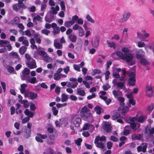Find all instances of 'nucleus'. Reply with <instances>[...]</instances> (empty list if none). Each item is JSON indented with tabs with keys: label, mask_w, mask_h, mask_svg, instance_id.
I'll return each mask as SVG.
<instances>
[{
	"label": "nucleus",
	"mask_w": 154,
	"mask_h": 154,
	"mask_svg": "<svg viewBox=\"0 0 154 154\" xmlns=\"http://www.w3.org/2000/svg\"><path fill=\"white\" fill-rule=\"evenodd\" d=\"M114 85H116L118 88H120L121 89H123L125 90V86L124 84L120 82H116L115 80H113L112 81Z\"/></svg>",
	"instance_id": "nucleus-11"
},
{
	"label": "nucleus",
	"mask_w": 154,
	"mask_h": 154,
	"mask_svg": "<svg viewBox=\"0 0 154 154\" xmlns=\"http://www.w3.org/2000/svg\"><path fill=\"white\" fill-rule=\"evenodd\" d=\"M81 27V26H79L78 24H75L73 26L72 29L73 30H76L78 29L79 30Z\"/></svg>",
	"instance_id": "nucleus-58"
},
{
	"label": "nucleus",
	"mask_w": 154,
	"mask_h": 154,
	"mask_svg": "<svg viewBox=\"0 0 154 154\" xmlns=\"http://www.w3.org/2000/svg\"><path fill=\"white\" fill-rule=\"evenodd\" d=\"M18 4L19 5V7L20 9L21 8L24 9L26 8V7L24 3L23 2V1H22V0H18Z\"/></svg>",
	"instance_id": "nucleus-34"
},
{
	"label": "nucleus",
	"mask_w": 154,
	"mask_h": 154,
	"mask_svg": "<svg viewBox=\"0 0 154 154\" xmlns=\"http://www.w3.org/2000/svg\"><path fill=\"white\" fill-rule=\"evenodd\" d=\"M112 93L115 97L118 98L119 96L121 95L122 92L119 90H114L113 91Z\"/></svg>",
	"instance_id": "nucleus-24"
},
{
	"label": "nucleus",
	"mask_w": 154,
	"mask_h": 154,
	"mask_svg": "<svg viewBox=\"0 0 154 154\" xmlns=\"http://www.w3.org/2000/svg\"><path fill=\"white\" fill-rule=\"evenodd\" d=\"M141 146H142V151L145 152L146 151V149L147 147V144L146 143H142L141 144Z\"/></svg>",
	"instance_id": "nucleus-40"
},
{
	"label": "nucleus",
	"mask_w": 154,
	"mask_h": 154,
	"mask_svg": "<svg viewBox=\"0 0 154 154\" xmlns=\"http://www.w3.org/2000/svg\"><path fill=\"white\" fill-rule=\"evenodd\" d=\"M97 138V140L99 141H100V142L105 140H106V137L104 136H102L101 137L99 136H97L96 137L95 139H96Z\"/></svg>",
	"instance_id": "nucleus-38"
},
{
	"label": "nucleus",
	"mask_w": 154,
	"mask_h": 154,
	"mask_svg": "<svg viewBox=\"0 0 154 154\" xmlns=\"http://www.w3.org/2000/svg\"><path fill=\"white\" fill-rule=\"evenodd\" d=\"M79 35L80 36H83L84 35V30L82 27L78 30Z\"/></svg>",
	"instance_id": "nucleus-43"
},
{
	"label": "nucleus",
	"mask_w": 154,
	"mask_h": 154,
	"mask_svg": "<svg viewBox=\"0 0 154 154\" xmlns=\"http://www.w3.org/2000/svg\"><path fill=\"white\" fill-rule=\"evenodd\" d=\"M107 42L108 44V46L109 47L111 48L113 47L114 49L116 47V46L115 44L113 42L111 41L110 42H109L108 41H107Z\"/></svg>",
	"instance_id": "nucleus-45"
},
{
	"label": "nucleus",
	"mask_w": 154,
	"mask_h": 154,
	"mask_svg": "<svg viewBox=\"0 0 154 154\" xmlns=\"http://www.w3.org/2000/svg\"><path fill=\"white\" fill-rule=\"evenodd\" d=\"M21 75V79L22 80H27L30 78V71L27 68H25L22 72Z\"/></svg>",
	"instance_id": "nucleus-5"
},
{
	"label": "nucleus",
	"mask_w": 154,
	"mask_h": 154,
	"mask_svg": "<svg viewBox=\"0 0 154 154\" xmlns=\"http://www.w3.org/2000/svg\"><path fill=\"white\" fill-rule=\"evenodd\" d=\"M148 91H153L151 86L149 85H147L146 88V94H148Z\"/></svg>",
	"instance_id": "nucleus-48"
},
{
	"label": "nucleus",
	"mask_w": 154,
	"mask_h": 154,
	"mask_svg": "<svg viewBox=\"0 0 154 154\" xmlns=\"http://www.w3.org/2000/svg\"><path fill=\"white\" fill-rule=\"evenodd\" d=\"M154 108V104L152 103L148 107L147 109L149 111L151 112Z\"/></svg>",
	"instance_id": "nucleus-56"
},
{
	"label": "nucleus",
	"mask_w": 154,
	"mask_h": 154,
	"mask_svg": "<svg viewBox=\"0 0 154 154\" xmlns=\"http://www.w3.org/2000/svg\"><path fill=\"white\" fill-rule=\"evenodd\" d=\"M93 72L92 73V75H94L96 74H99L101 72V71L100 70L97 69L93 70Z\"/></svg>",
	"instance_id": "nucleus-62"
},
{
	"label": "nucleus",
	"mask_w": 154,
	"mask_h": 154,
	"mask_svg": "<svg viewBox=\"0 0 154 154\" xmlns=\"http://www.w3.org/2000/svg\"><path fill=\"white\" fill-rule=\"evenodd\" d=\"M77 94L81 96L85 95L86 93L84 90L81 88H78L77 89Z\"/></svg>",
	"instance_id": "nucleus-23"
},
{
	"label": "nucleus",
	"mask_w": 154,
	"mask_h": 154,
	"mask_svg": "<svg viewBox=\"0 0 154 154\" xmlns=\"http://www.w3.org/2000/svg\"><path fill=\"white\" fill-rule=\"evenodd\" d=\"M41 32L42 33L46 35H48V34L50 33V32L49 30L47 29H44L42 30Z\"/></svg>",
	"instance_id": "nucleus-52"
},
{
	"label": "nucleus",
	"mask_w": 154,
	"mask_h": 154,
	"mask_svg": "<svg viewBox=\"0 0 154 154\" xmlns=\"http://www.w3.org/2000/svg\"><path fill=\"white\" fill-rule=\"evenodd\" d=\"M140 63L143 65H146L149 64L147 60L143 58H141L140 60Z\"/></svg>",
	"instance_id": "nucleus-37"
},
{
	"label": "nucleus",
	"mask_w": 154,
	"mask_h": 154,
	"mask_svg": "<svg viewBox=\"0 0 154 154\" xmlns=\"http://www.w3.org/2000/svg\"><path fill=\"white\" fill-rule=\"evenodd\" d=\"M68 38L72 42H75L77 39V37L73 34H71L68 36Z\"/></svg>",
	"instance_id": "nucleus-26"
},
{
	"label": "nucleus",
	"mask_w": 154,
	"mask_h": 154,
	"mask_svg": "<svg viewBox=\"0 0 154 154\" xmlns=\"http://www.w3.org/2000/svg\"><path fill=\"white\" fill-rule=\"evenodd\" d=\"M51 10H50L49 12L50 14V16L51 19H54V15L57 14V11L60 10L59 7L58 5H56L55 7H51Z\"/></svg>",
	"instance_id": "nucleus-9"
},
{
	"label": "nucleus",
	"mask_w": 154,
	"mask_h": 154,
	"mask_svg": "<svg viewBox=\"0 0 154 154\" xmlns=\"http://www.w3.org/2000/svg\"><path fill=\"white\" fill-rule=\"evenodd\" d=\"M27 50V48L25 46L21 47L19 49V52L20 53L23 55L26 52Z\"/></svg>",
	"instance_id": "nucleus-29"
},
{
	"label": "nucleus",
	"mask_w": 154,
	"mask_h": 154,
	"mask_svg": "<svg viewBox=\"0 0 154 154\" xmlns=\"http://www.w3.org/2000/svg\"><path fill=\"white\" fill-rule=\"evenodd\" d=\"M129 78L128 80V84L132 86L135 85V74L134 72H131L128 74Z\"/></svg>",
	"instance_id": "nucleus-8"
},
{
	"label": "nucleus",
	"mask_w": 154,
	"mask_h": 154,
	"mask_svg": "<svg viewBox=\"0 0 154 154\" xmlns=\"http://www.w3.org/2000/svg\"><path fill=\"white\" fill-rule=\"evenodd\" d=\"M57 133H53L50 134L49 138L51 140H54L57 138Z\"/></svg>",
	"instance_id": "nucleus-30"
},
{
	"label": "nucleus",
	"mask_w": 154,
	"mask_h": 154,
	"mask_svg": "<svg viewBox=\"0 0 154 154\" xmlns=\"http://www.w3.org/2000/svg\"><path fill=\"white\" fill-rule=\"evenodd\" d=\"M118 100L120 102V105L121 106H124V102L125 99L124 98L122 97H119L117 98Z\"/></svg>",
	"instance_id": "nucleus-41"
},
{
	"label": "nucleus",
	"mask_w": 154,
	"mask_h": 154,
	"mask_svg": "<svg viewBox=\"0 0 154 154\" xmlns=\"http://www.w3.org/2000/svg\"><path fill=\"white\" fill-rule=\"evenodd\" d=\"M54 45L57 49H61L62 48V44L60 42H58L57 39L54 40Z\"/></svg>",
	"instance_id": "nucleus-19"
},
{
	"label": "nucleus",
	"mask_w": 154,
	"mask_h": 154,
	"mask_svg": "<svg viewBox=\"0 0 154 154\" xmlns=\"http://www.w3.org/2000/svg\"><path fill=\"white\" fill-rule=\"evenodd\" d=\"M141 32L143 33V34L144 36H143L144 38V40H145V38H148L149 36V33L146 32V30H142Z\"/></svg>",
	"instance_id": "nucleus-44"
},
{
	"label": "nucleus",
	"mask_w": 154,
	"mask_h": 154,
	"mask_svg": "<svg viewBox=\"0 0 154 154\" xmlns=\"http://www.w3.org/2000/svg\"><path fill=\"white\" fill-rule=\"evenodd\" d=\"M129 123L131 126L134 131H136L138 129L137 131H139L141 129H139L140 127V124L138 123H135V121H137L140 123H143L145 120V118L142 116H140L137 118L136 117H129Z\"/></svg>",
	"instance_id": "nucleus-2"
},
{
	"label": "nucleus",
	"mask_w": 154,
	"mask_h": 154,
	"mask_svg": "<svg viewBox=\"0 0 154 154\" xmlns=\"http://www.w3.org/2000/svg\"><path fill=\"white\" fill-rule=\"evenodd\" d=\"M81 121V119L80 118H77L74 121V124L75 127H78L80 125Z\"/></svg>",
	"instance_id": "nucleus-22"
},
{
	"label": "nucleus",
	"mask_w": 154,
	"mask_h": 154,
	"mask_svg": "<svg viewBox=\"0 0 154 154\" xmlns=\"http://www.w3.org/2000/svg\"><path fill=\"white\" fill-rule=\"evenodd\" d=\"M68 99V96L64 94L62 95L61 100L62 102L66 101Z\"/></svg>",
	"instance_id": "nucleus-36"
},
{
	"label": "nucleus",
	"mask_w": 154,
	"mask_h": 154,
	"mask_svg": "<svg viewBox=\"0 0 154 154\" xmlns=\"http://www.w3.org/2000/svg\"><path fill=\"white\" fill-rule=\"evenodd\" d=\"M113 75L115 77L117 78H120V75L118 72H113Z\"/></svg>",
	"instance_id": "nucleus-64"
},
{
	"label": "nucleus",
	"mask_w": 154,
	"mask_h": 154,
	"mask_svg": "<svg viewBox=\"0 0 154 154\" xmlns=\"http://www.w3.org/2000/svg\"><path fill=\"white\" fill-rule=\"evenodd\" d=\"M99 39L97 37H95L91 41V44L94 48H97L99 44Z\"/></svg>",
	"instance_id": "nucleus-13"
},
{
	"label": "nucleus",
	"mask_w": 154,
	"mask_h": 154,
	"mask_svg": "<svg viewBox=\"0 0 154 154\" xmlns=\"http://www.w3.org/2000/svg\"><path fill=\"white\" fill-rule=\"evenodd\" d=\"M91 115L89 109L86 106H84L81 109L80 112L81 117L84 120H86Z\"/></svg>",
	"instance_id": "nucleus-3"
},
{
	"label": "nucleus",
	"mask_w": 154,
	"mask_h": 154,
	"mask_svg": "<svg viewBox=\"0 0 154 154\" xmlns=\"http://www.w3.org/2000/svg\"><path fill=\"white\" fill-rule=\"evenodd\" d=\"M103 128L106 132H109L111 131V127L109 123L106 122L104 124Z\"/></svg>",
	"instance_id": "nucleus-17"
},
{
	"label": "nucleus",
	"mask_w": 154,
	"mask_h": 154,
	"mask_svg": "<svg viewBox=\"0 0 154 154\" xmlns=\"http://www.w3.org/2000/svg\"><path fill=\"white\" fill-rule=\"evenodd\" d=\"M38 54L42 56L43 58L44 57H45L46 56L47 54L45 52L42 51H38Z\"/></svg>",
	"instance_id": "nucleus-59"
},
{
	"label": "nucleus",
	"mask_w": 154,
	"mask_h": 154,
	"mask_svg": "<svg viewBox=\"0 0 154 154\" xmlns=\"http://www.w3.org/2000/svg\"><path fill=\"white\" fill-rule=\"evenodd\" d=\"M120 116V114L119 111L115 112L112 116L113 120H115L118 119Z\"/></svg>",
	"instance_id": "nucleus-25"
},
{
	"label": "nucleus",
	"mask_w": 154,
	"mask_h": 154,
	"mask_svg": "<svg viewBox=\"0 0 154 154\" xmlns=\"http://www.w3.org/2000/svg\"><path fill=\"white\" fill-rule=\"evenodd\" d=\"M52 110L53 112V114L54 116H56L58 113V110L56 109V108L54 106L52 107Z\"/></svg>",
	"instance_id": "nucleus-53"
},
{
	"label": "nucleus",
	"mask_w": 154,
	"mask_h": 154,
	"mask_svg": "<svg viewBox=\"0 0 154 154\" xmlns=\"http://www.w3.org/2000/svg\"><path fill=\"white\" fill-rule=\"evenodd\" d=\"M74 23L75 22L71 20L65 22L64 25L66 27H69Z\"/></svg>",
	"instance_id": "nucleus-32"
},
{
	"label": "nucleus",
	"mask_w": 154,
	"mask_h": 154,
	"mask_svg": "<svg viewBox=\"0 0 154 154\" xmlns=\"http://www.w3.org/2000/svg\"><path fill=\"white\" fill-rule=\"evenodd\" d=\"M82 140L81 138H78L75 140V143L78 145H80Z\"/></svg>",
	"instance_id": "nucleus-61"
},
{
	"label": "nucleus",
	"mask_w": 154,
	"mask_h": 154,
	"mask_svg": "<svg viewBox=\"0 0 154 154\" xmlns=\"http://www.w3.org/2000/svg\"><path fill=\"white\" fill-rule=\"evenodd\" d=\"M94 109L96 112V113L99 115L100 114L101 112L103 111L102 108L99 106H96L94 108Z\"/></svg>",
	"instance_id": "nucleus-33"
},
{
	"label": "nucleus",
	"mask_w": 154,
	"mask_h": 154,
	"mask_svg": "<svg viewBox=\"0 0 154 154\" xmlns=\"http://www.w3.org/2000/svg\"><path fill=\"white\" fill-rule=\"evenodd\" d=\"M122 112L125 113L127 112L128 110V108L127 106H122Z\"/></svg>",
	"instance_id": "nucleus-57"
},
{
	"label": "nucleus",
	"mask_w": 154,
	"mask_h": 154,
	"mask_svg": "<svg viewBox=\"0 0 154 154\" xmlns=\"http://www.w3.org/2000/svg\"><path fill=\"white\" fill-rule=\"evenodd\" d=\"M86 18L88 20L92 23H94V20L89 15H88L86 16Z\"/></svg>",
	"instance_id": "nucleus-55"
},
{
	"label": "nucleus",
	"mask_w": 154,
	"mask_h": 154,
	"mask_svg": "<svg viewBox=\"0 0 154 154\" xmlns=\"http://www.w3.org/2000/svg\"><path fill=\"white\" fill-rule=\"evenodd\" d=\"M42 17L40 16L37 15L33 18V21L35 24L36 25L37 24V20L39 22H42Z\"/></svg>",
	"instance_id": "nucleus-18"
},
{
	"label": "nucleus",
	"mask_w": 154,
	"mask_h": 154,
	"mask_svg": "<svg viewBox=\"0 0 154 154\" xmlns=\"http://www.w3.org/2000/svg\"><path fill=\"white\" fill-rule=\"evenodd\" d=\"M73 67L74 69L80 72L81 71L80 69L79 68V66L76 64H74L73 65Z\"/></svg>",
	"instance_id": "nucleus-63"
},
{
	"label": "nucleus",
	"mask_w": 154,
	"mask_h": 154,
	"mask_svg": "<svg viewBox=\"0 0 154 154\" xmlns=\"http://www.w3.org/2000/svg\"><path fill=\"white\" fill-rule=\"evenodd\" d=\"M130 15L131 14L130 13H124L122 17L120 19V22L123 23L127 21Z\"/></svg>",
	"instance_id": "nucleus-12"
},
{
	"label": "nucleus",
	"mask_w": 154,
	"mask_h": 154,
	"mask_svg": "<svg viewBox=\"0 0 154 154\" xmlns=\"http://www.w3.org/2000/svg\"><path fill=\"white\" fill-rule=\"evenodd\" d=\"M13 9L14 11H18L20 9L19 7L18 4L17 5V4H15L13 5Z\"/></svg>",
	"instance_id": "nucleus-49"
},
{
	"label": "nucleus",
	"mask_w": 154,
	"mask_h": 154,
	"mask_svg": "<svg viewBox=\"0 0 154 154\" xmlns=\"http://www.w3.org/2000/svg\"><path fill=\"white\" fill-rule=\"evenodd\" d=\"M60 32V28L59 27H57L54 28V29L53 32L54 35H55L56 34H58Z\"/></svg>",
	"instance_id": "nucleus-46"
},
{
	"label": "nucleus",
	"mask_w": 154,
	"mask_h": 154,
	"mask_svg": "<svg viewBox=\"0 0 154 154\" xmlns=\"http://www.w3.org/2000/svg\"><path fill=\"white\" fill-rule=\"evenodd\" d=\"M43 60L47 62H49L51 61V58L48 56L47 54L45 57H44Z\"/></svg>",
	"instance_id": "nucleus-47"
},
{
	"label": "nucleus",
	"mask_w": 154,
	"mask_h": 154,
	"mask_svg": "<svg viewBox=\"0 0 154 154\" xmlns=\"http://www.w3.org/2000/svg\"><path fill=\"white\" fill-rule=\"evenodd\" d=\"M31 133V129L26 128L25 131L24 136L26 138H28L30 137Z\"/></svg>",
	"instance_id": "nucleus-28"
},
{
	"label": "nucleus",
	"mask_w": 154,
	"mask_h": 154,
	"mask_svg": "<svg viewBox=\"0 0 154 154\" xmlns=\"http://www.w3.org/2000/svg\"><path fill=\"white\" fill-rule=\"evenodd\" d=\"M145 44L144 42L140 41L139 42L137 43V46L139 48H142L145 46Z\"/></svg>",
	"instance_id": "nucleus-54"
},
{
	"label": "nucleus",
	"mask_w": 154,
	"mask_h": 154,
	"mask_svg": "<svg viewBox=\"0 0 154 154\" xmlns=\"http://www.w3.org/2000/svg\"><path fill=\"white\" fill-rule=\"evenodd\" d=\"M20 103L21 104H23L24 105V106L25 108H27L29 106V105L28 103V101L27 100H21L20 101Z\"/></svg>",
	"instance_id": "nucleus-35"
},
{
	"label": "nucleus",
	"mask_w": 154,
	"mask_h": 154,
	"mask_svg": "<svg viewBox=\"0 0 154 154\" xmlns=\"http://www.w3.org/2000/svg\"><path fill=\"white\" fill-rule=\"evenodd\" d=\"M47 151L48 152H44L43 154H55L53 151L50 148L48 149Z\"/></svg>",
	"instance_id": "nucleus-50"
},
{
	"label": "nucleus",
	"mask_w": 154,
	"mask_h": 154,
	"mask_svg": "<svg viewBox=\"0 0 154 154\" xmlns=\"http://www.w3.org/2000/svg\"><path fill=\"white\" fill-rule=\"evenodd\" d=\"M9 42L7 40H0V46L1 47H6V45L9 43Z\"/></svg>",
	"instance_id": "nucleus-27"
},
{
	"label": "nucleus",
	"mask_w": 154,
	"mask_h": 154,
	"mask_svg": "<svg viewBox=\"0 0 154 154\" xmlns=\"http://www.w3.org/2000/svg\"><path fill=\"white\" fill-rule=\"evenodd\" d=\"M10 54H11L12 57L15 58H18L19 59V57L18 54L15 52H12L10 53Z\"/></svg>",
	"instance_id": "nucleus-39"
},
{
	"label": "nucleus",
	"mask_w": 154,
	"mask_h": 154,
	"mask_svg": "<svg viewBox=\"0 0 154 154\" xmlns=\"http://www.w3.org/2000/svg\"><path fill=\"white\" fill-rule=\"evenodd\" d=\"M97 138L95 139L94 142V143L96 144V146L102 149H104L105 147L104 143L102 142H99V141L97 140Z\"/></svg>",
	"instance_id": "nucleus-16"
},
{
	"label": "nucleus",
	"mask_w": 154,
	"mask_h": 154,
	"mask_svg": "<svg viewBox=\"0 0 154 154\" xmlns=\"http://www.w3.org/2000/svg\"><path fill=\"white\" fill-rule=\"evenodd\" d=\"M137 38L142 40V41H145L144 40V38L143 35L140 32H137Z\"/></svg>",
	"instance_id": "nucleus-42"
},
{
	"label": "nucleus",
	"mask_w": 154,
	"mask_h": 154,
	"mask_svg": "<svg viewBox=\"0 0 154 154\" xmlns=\"http://www.w3.org/2000/svg\"><path fill=\"white\" fill-rule=\"evenodd\" d=\"M26 81H27L28 82L32 84H34L37 82L36 78L35 77L30 78H28Z\"/></svg>",
	"instance_id": "nucleus-31"
},
{
	"label": "nucleus",
	"mask_w": 154,
	"mask_h": 154,
	"mask_svg": "<svg viewBox=\"0 0 154 154\" xmlns=\"http://www.w3.org/2000/svg\"><path fill=\"white\" fill-rule=\"evenodd\" d=\"M28 66L30 69L35 68L36 67V62L33 59H31L28 62Z\"/></svg>",
	"instance_id": "nucleus-14"
},
{
	"label": "nucleus",
	"mask_w": 154,
	"mask_h": 154,
	"mask_svg": "<svg viewBox=\"0 0 154 154\" xmlns=\"http://www.w3.org/2000/svg\"><path fill=\"white\" fill-rule=\"evenodd\" d=\"M138 89L137 88H135L133 89V91L130 93L127 94L126 96L128 98H129V101L130 104L132 105H134L135 104V102L134 100V97L132 96L133 94H137L138 92Z\"/></svg>",
	"instance_id": "nucleus-4"
},
{
	"label": "nucleus",
	"mask_w": 154,
	"mask_h": 154,
	"mask_svg": "<svg viewBox=\"0 0 154 154\" xmlns=\"http://www.w3.org/2000/svg\"><path fill=\"white\" fill-rule=\"evenodd\" d=\"M131 138L133 140H140L141 138L143 137V136L142 134H139L138 136H136L135 134H132L131 135Z\"/></svg>",
	"instance_id": "nucleus-20"
},
{
	"label": "nucleus",
	"mask_w": 154,
	"mask_h": 154,
	"mask_svg": "<svg viewBox=\"0 0 154 154\" xmlns=\"http://www.w3.org/2000/svg\"><path fill=\"white\" fill-rule=\"evenodd\" d=\"M154 134V128L151 129L145 128L144 135L147 139L152 138L153 137L152 134Z\"/></svg>",
	"instance_id": "nucleus-7"
},
{
	"label": "nucleus",
	"mask_w": 154,
	"mask_h": 154,
	"mask_svg": "<svg viewBox=\"0 0 154 154\" xmlns=\"http://www.w3.org/2000/svg\"><path fill=\"white\" fill-rule=\"evenodd\" d=\"M27 86V85L26 84H23L20 85L21 88L20 89V91L22 94L25 93V92L27 91L25 90V88Z\"/></svg>",
	"instance_id": "nucleus-21"
},
{
	"label": "nucleus",
	"mask_w": 154,
	"mask_h": 154,
	"mask_svg": "<svg viewBox=\"0 0 154 154\" xmlns=\"http://www.w3.org/2000/svg\"><path fill=\"white\" fill-rule=\"evenodd\" d=\"M64 122H65V121L63 119H61L59 120V121H56L55 123L57 126L60 127L63 124L65 126H66L68 124V122H66V124L64 123Z\"/></svg>",
	"instance_id": "nucleus-15"
},
{
	"label": "nucleus",
	"mask_w": 154,
	"mask_h": 154,
	"mask_svg": "<svg viewBox=\"0 0 154 154\" xmlns=\"http://www.w3.org/2000/svg\"><path fill=\"white\" fill-rule=\"evenodd\" d=\"M24 96L25 97H28L30 99L33 100L37 97V95L34 92L27 91L24 94Z\"/></svg>",
	"instance_id": "nucleus-10"
},
{
	"label": "nucleus",
	"mask_w": 154,
	"mask_h": 154,
	"mask_svg": "<svg viewBox=\"0 0 154 154\" xmlns=\"http://www.w3.org/2000/svg\"><path fill=\"white\" fill-rule=\"evenodd\" d=\"M122 51H117L116 54L118 56L121 58L122 60L125 61L129 65H132L135 64L134 61H133L134 55L129 53V49L126 47L122 48Z\"/></svg>",
	"instance_id": "nucleus-1"
},
{
	"label": "nucleus",
	"mask_w": 154,
	"mask_h": 154,
	"mask_svg": "<svg viewBox=\"0 0 154 154\" xmlns=\"http://www.w3.org/2000/svg\"><path fill=\"white\" fill-rule=\"evenodd\" d=\"M60 6L61 9L62 10L65 11L66 9L65 2L63 1H61L60 2Z\"/></svg>",
	"instance_id": "nucleus-51"
},
{
	"label": "nucleus",
	"mask_w": 154,
	"mask_h": 154,
	"mask_svg": "<svg viewBox=\"0 0 154 154\" xmlns=\"http://www.w3.org/2000/svg\"><path fill=\"white\" fill-rule=\"evenodd\" d=\"M61 78V75L60 74L55 73L54 75V79L55 80L60 79Z\"/></svg>",
	"instance_id": "nucleus-60"
},
{
	"label": "nucleus",
	"mask_w": 154,
	"mask_h": 154,
	"mask_svg": "<svg viewBox=\"0 0 154 154\" xmlns=\"http://www.w3.org/2000/svg\"><path fill=\"white\" fill-rule=\"evenodd\" d=\"M25 114L28 117H26L24 118L22 121L23 123H25L28 122L30 119V117H32L34 116V114L31 111H30L28 109H26L24 112Z\"/></svg>",
	"instance_id": "nucleus-6"
}]
</instances>
